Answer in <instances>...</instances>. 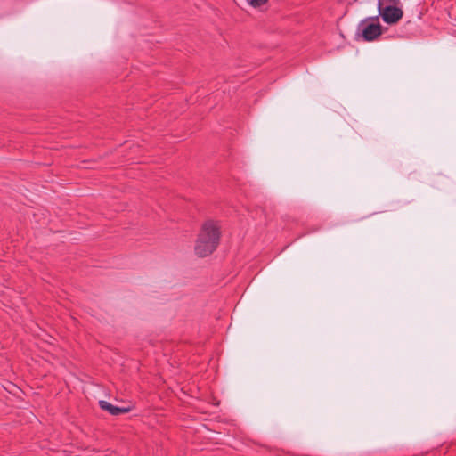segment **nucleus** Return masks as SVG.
Masks as SVG:
<instances>
[{
	"label": "nucleus",
	"instance_id": "f03ea898",
	"mask_svg": "<svg viewBox=\"0 0 456 456\" xmlns=\"http://www.w3.org/2000/svg\"><path fill=\"white\" fill-rule=\"evenodd\" d=\"M382 26L379 22V16L365 18L357 26L355 36L364 42H372L382 35Z\"/></svg>",
	"mask_w": 456,
	"mask_h": 456
},
{
	"label": "nucleus",
	"instance_id": "20e7f679",
	"mask_svg": "<svg viewBox=\"0 0 456 456\" xmlns=\"http://www.w3.org/2000/svg\"><path fill=\"white\" fill-rule=\"evenodd\" d=\"M98 404L101 410L108 411L112 416H118L124 413H127L131 411L130 407L115 406L105 400H100Z\"/></svg>",
	"mask_w": 456,
	"mask_h": 456
},
{
	"label": "nucleus",
	"instance_id": "423d86ee",
	"mask_svg": "<svg viewBox=\"0 0 456 456\" xmlns=\"http://www.w3.org/2000/svg\"><path fill=\"white\" fill-rule=\"evenodd\" d=\"M378 3H380L381 6H386V5L397 6L400 4V0H378Z\"/></svg>",
	"mask_w": 456,
	"mask_h": 456
},
{
	"label": "nucleus",
	"instance_id": "7ed1b4c3",
	"mask_svg": "<svg viewBox=\"0 0 456 456\" xmlns=\"http://www.w3.org/2000/svg\"><path fill=\"white\" fill-rule=\"evenodd\" d=\"M378 15L381 17L383 21L389 25L396 24L403 15V10L398 6L386 5L381 6L380 3H378Z\"/></svg>",
	"mask_w": 456,
	"mask_h": 456
},
{
	"label": "nucleus",
	"instance_id": "f257e3e1",
	"mask_svg": "<svg viewBox=\"0 0 456 456\" xmlns=\"http://www.w3.org/2000/svg\"><path fill=\"white\" fill-rule=\"evenodd\" d=\"M221 240V226L217 221L207 220L203 223L195 241L194 252L199 257L213 254Z\"/></svg>",
	"mask_w": 456,
	"mask_h": 456
},
{
	"label": "nucleus",
	"instance_id": "39448f33",
	"mask_svg": "<svg viewBox=\"0 0 456 456\" xmlns=\"http://www.w3.org/2000/svg\"><path fill=\"white\" fill-rule=\"evenodd\" d=\"M251 6L255 8L261 7L267 3V0H246Z\"/></svg>",
	"mask_w": 456,
	"mask_h": 456
}]
</instances>
